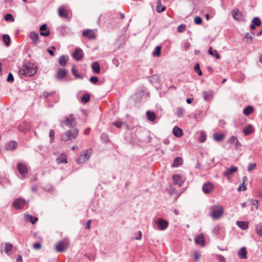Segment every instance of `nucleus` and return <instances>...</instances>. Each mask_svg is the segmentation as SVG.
I'll return each instance as SVG.
<instances>
[{
	"label": "nucleus",
	"mask_w": 262,
	"mask_h": 262,
	"mask_svg": "<svg viewBox=\"0 0 262 262\" xmlns=\"http://www.w3.org/2000/svg\"><path fill=\"white\" fill-rule=\"evenodd\" d=\"M18 74L20 78L25 76H32L36 72L34 66L31 62H28L24 64L18 70Z\"/></svg>",
	"instance_id": "nucleus-1"
},
{
	"label": "nucleus",
	"mask_w": 262,
	"mask_h": 262,
	"mask_svg": "<svg viewBox=\"0 0 262 262\" xmlns=\"http://www.w3.org/2000/svg\"><path fill=\"white\" fill-rule=\"evenodd\" d=\"M78 129L76 128H72L61 135V140L63 141H67L75 139L78 135Z\"/></svg>",
	"instance_id": "nucleus-2"
},
{
	"label": "nucleus",
	"mask_w": 262,
	"mask_h": 262,
	"mask_svg": "<svg viewBox=\"0 0 262 262\" xmlns=\"http://www.w3.org/2000/svg\"><path fill=\"white\" fill-rule=\"evenodd\" d=\"M60 124L62 127L67 126L71 128H76L77 122L75 118L73 115L70 114L64 117V119L60 121Z\"/></svg>",
	"instance_id": "nucleus-3"
},
{
	"label": "nucleus",
	"mask_w": 262,
	"mask_h": 262,
	"mask_svg": "<svg viewBox=\"0 0 262 262\" xmlns=\"http://www.w3.org/2000/svg\"><path fill=\"white\" fill-rule=\"evenodd\" d=\"M211 216L215 219H218L223 215L224 208L221 205H213L211 207Z\"/></svg>",
	"instance_id": "nucleus-4"
},
{
	"label": "nucleus",
	"mask_w": 262,
	"mask_h": 262,
	"mask_svg": "<svg viewBox=\"0 0 262 262\" xmlns=\"http://www.w3.org/2000/svg\"><path fill=\"white\" fill-rule=\"evenodd\" d=\"M29 200H25L22 198L15 199L13 203V206L17 209H21L24 208L25 204L28 203Z\"/></svg>",
	"instance_id": "nucleus-5"
},
{
	"label": "nucleus",
	"mask_w": 262,
	"mask_h": 262,
	"mask_svg": "<svg viewBox=\"0 0 262 262\" xmlns=\"http://www.w3.org/2000/svg\"><path fill=\"white\" fill-rule=\"evenodd\" d=\"M68 243L67 241H60L56 244L55 250L58 252H64L68 247Z\"/></svg>",
	"instance_id": "nucleus-6"
},
{
	"label": "nucleus",
	"mask_w": 262,
	"mask_h": 262,
	"mask_svg": "<svg viewBox=\"0 0 262 262\" xmlns=\"http://www.w3.org/2000/svg\"><path fill=\"white\" fill-rule=\"evenodd\" d=\"M91 156V152L89 150H84L80 154V157L77 160L78 164H82L86 161Z\"/></svg>",
	"instance_id": "nucleus-7"
},
{
	"label": "nucleus",
	"mask_w": 262,
	"mask_h": 262,
	"mask_svg": "<svg viewBox=\"0 0 262 262\" xmlns=\"http://www.w3.org/2000/svg\"><path fill=\"white\" fill-rule=\"evenodd\" d=\"M155 224L157 225L158 229L160 230H165L167 228L169 224L167 221L162 218L157 219L155 221Z\"/></svg>",
	"instance_id": "nucleus-8"
},
{
	"label": "nucleus",
	"mask_w": 262,
	"mask_h": 262,
	"mask_svg": "<svg viewBox=\"0 0 262 262\" xmlns=\"http://www.w3.org/2000/svg\"><path fill=\"white\" fill-rule=\"evenodd\" d=\"M213 185L209 182L204 183L202 186L203 191L206 194L211 193L213 191Z\"/></svg>",
	"instance_id": "nucleus-9"
},
{
	"label": "nucleus",
	"mask_w": 262,
	"mask_h": 262,
	"mask_svg": "<svg viewBox=\"0 0 262 262\" xmlns=\"http://www.w3.org/2000/svg\"><path fill=\"white\" fill-rule=\"evenodd\" d=\"M31 128L30 123L27 122H23L18 126V129L23 133H26Z\"/></svg>",
	"instance_id": "nucleus-10"
},
{
	"label": "nucleus",
	"mask_w": 262,
	"mask_h": 262,
	"mask_svg": "<svg viewBox=\"0 0 262 262\" xmlns=\"http://www.w3.org/2000/svg\"><path fill=\"white\" fill-rule=\"evenodd\" d=\"M17 168L22 177L28 173V168L24 163H18L17 165Z\"/></svg>",
	"instance_id": "nucleus-11"
},
{
	"label": "nucleus",
	"mask_w": 262,
	"mask_h": 262,
	"mask_svg": "<svg viewBox=\"0 0 262 262\" xmlns=\"http://www.w3.org/2000/svg\"><path fill=\"white\" fill-rule=\"evenodd\" d=\"M83 51L80 48H76L72 54L73 58L77 60H81L83 57Z\"/></svg>",
	"instance_id": "nucleus-12"
},
{
	"label": "nucleus",
	"mask_w": 262,
	"mask_h": 262,
	"mask_svg": "<svg viewBox=\"0 0 262 262\" xmlns=\"http://www.w3.org/2000/svg\"><path fill=\"white\" fill-rule=\"evenodd\" d=\"M2 248H4V251L8 255H10L11 254L13 245L9 243H2L1 244Z\"/></svg>",
	"instance_id": "nucleus-13"
},
{
	"label": "nucleus",
	"mask_w": 262,
	"mask_h": 262,
	"mask_svg": "<svg viewBox=\"0 0 262 262\" xmlns=\"http://www.w3.org/2000/svg\"><path fill=\"white\" fill-rule=\"evenodd\" d=\"M29 37L32 39L33 43L35 45L40 42V40L39 39V34L37 33L31 32Z\"/></svg>",
	"instance_id": "nucleus-14"
},
{
	"label": "nucleus",
	"mask_w": 262,
	"mask_h": 262,
	"mask_svg": "<svg viewBox=\"0 0 262 262\" xmlns=\"http://www.w3.org/2000/svg\"><path fill=\"white\" fill-rule=\"evenodd\" d=\"M47 26L46 24H42L39 28L40 34L43 36H48L50 34L49 30H47Z\"/></svg>",
	"instance_id": "nucleus-15"
},
{
	"label": "nucleus",
	"mask_w": 262,
	"mask_h": 262,
	"mask_svg": "<svg viewBox=\"0 0 262 262\" xmlns=\"http://www.w3.org/2000/svg\"><path fill=\"white\" fill-rule=\"evenodd\" d=\"M82 35L84 37L89 38L90 39H94L96 38L94 32L92 30L90 29L84 31L82 33Z\"/></svg>",
	"instance_id": "nucleus-16"
},
{
	"label": "nucleus",
	"mask_w": 262,
	"mask_h": 262,
	"mask_svg": "<svg viewBox=\"0 0 262 262\" xmlns=\"http://www.w3.org/2000/svg\"><path fill=\"white\" fill-rule=\"evenodd\" d=\"M237 170V167L235 166H231L228 168L224 172V176L228 179L230 178V176L232 175L234 172Z\"/></svg>",
	"instance_id": "nucleus-17"
},
{
	"label": "nucleus",
	"mask_w": 262,
	"mask_h": 262,
	"mask_svg": "<svg viewBox=\"0 0 262 262\" xmlns=\"http://www.w3.org/2000/svg\"><path fill=\"white\" fill-rule=\"evenodd\" d=\"M194 242L198 245L204 246L205 245V241L204 236L202 234L198 235L194 238Z\"/></svg>",
	"instance_id": "nucleus-18"
},
{
	"label": "nucleus",
	"mask_w": 262,
	"mask_h": 262,
	"mask_svg": "<svg viewBox=\"0 0 262 262\" xmlns=\"http://www.w3.org/2000/svg\"><path fill=\"white\" fill-rule=\"evenodd\" d=\"M68 71L64 69H59L56 74V78L58 79H62L66 76Z\"/></svg>",
	"instance_id": "nucleus-19"
},
{
	"label": "nucleus",
	"mask_w": 262,
	"mask_h": 262,
	"mask_svg": "<svg viewBox=\"0 0 262 262\" xmlns=\"http://www.w3.org/2000/svg\"><path fill=\"white\" fill-rule=\"evenodd\" d=\"M172 133L173 135L178 138L182 137L183 135V130L177 126L173 127Z\"/></svg>",
	"instance_id": "nucleus-20"
},
{
	"label": "nucleus",
	"mask_w": 262,
	"mask_h": 262,
	"mask_svg": "<svg viewBox=\"0 0 262 262\" xmlns=\"http://www.w3.org/2000/svg\"><path fill=\"white\" fill-rule=\"evenodd\" d=\"M24 220L27 222H29L32 224H34L38 221V218L37 217H33L30 214H25L24 216Z\"/></svg>",
	"instance_id": "nucleus-21"
},
{
	"label": "nucleus",
	"mask_w": 262,
	"mask_h": 262,
	"mask_svg": "<svg viewBox=\"0 0 262 262\" xmlns=\"http://www.w3.org/2000/svg\"><path fill=\"white\" fill-rule=\"evenodd\" d=\"M58 14L60 17L67 18L68 17V12L64 8L60 7L58 8Z\"/></svg>",
	"instance_id": "nucleus-22"
},
{
	"label": "nucleus",
	"mask_w": 262,
	"mask_h": 262,
	"mask_svg": "<svg viewBox=\"0 0 262 262\" xmlns=\"http://www.w3.org/2000/svg\"><path fill=\"white\" fill-rule=\"evenodd\" d=\"M182 158L180 157H177L174 159L172 166L174 167H178L180 165H182Z\"/></svg>",
	"instance_id": "nucleus-23"
},
{
	"label": "nucleus",
	"mask_w": 262,
	"mask_h": 262,
	"mask_svg": "<svg viewBox=\"0 0 262 262\" xmlns=\"http://www.w3.org/2000/svg\"><path fill=\"white\" fill-rule=\"evenodd\" d=\"M233 18L236 20H239L242 16V13L238 9H233L232 11Z\"/></svg>",
	"instance_id": "nucleus-24"
},
{
	"label": "nucleus",
	"mask_w": 262,
	"mask_h": 262,
	"mask_svg": "<svg viewBox=\"0 0 262 262\" xmlns=\"http://www.w3.org/2000/svg\"><path fill=\"white\" fill-rule=\"evenodd\" d=\"M238 255L241 259H244L247 257V250L245 247H242L238 252Z\"/></svg>",
	"instance_id": "nucleus-25"
},
{
	"label": "nucleus",
	"mask_w": 262,
	"mask_h": 262,
	"mask_svg": "<svg viewBox=\"0 0 262 262\" xmlns=\"http://www.w3.org/2000/svg\"><path fill=\"white\" fill-rule=\"evenodd\" d=\"M69 59V57L66 55H62L59 59V63L61 66L64 67L67 64V62Z\"/></svg>",
	"instance_id": "nucleus-26"
},
{
	"label": "nucleus",
	"mask_w": 262,
	"mask_h": 262,
	"mask_svg": "<svg viewBox=\"0 0 262 262\" xmlns=\"http://www.w3.org/2000/svg\"><path fill=\"white\" fill-rule=\"evenodd\" d=\"M92 68L94 73L98 74L100 71V67L98 62H94L93 63Z\"/></svg>",
	"instance_id": "nucleus-27"
},
{
	"label": "nucleus",
	"mask_w": 262,
	"mask_h": 262,
	"mask_svg": "<svg viewBox=\"0 0 262 262\" xmlns=\"http://www.w3.org/2000/svg\"><path fill=\"white\" fill-rule=\"evenodd\" d=\"M16 148V143L14 141H10L6 145V148L9 150H12Z\"/></svg>",
	"instance_id": "nucleus-28"
},
{
	"label": "nucleus",
	"mask_w": 262,
	"mask_h": 262,
	"mask_svg": "<svg viewBox=\"0 0 262 262\" xmlns=\"http://www.w3.org/2000/svg\"><path fill=\"white\" fill-rule=\"evenodd\" d=\"M254 131V129L253 128V127L251 125H249L247 127H246L243 130V133L245 136H248L253 133Z\"/></svg>",
	"instance_id": "nucleus-29"
},
{
	"label": "nucleus",
	"mask_w": 262,
	"mask_h": 262,
	"mask_svg": "<svg viewBox=\"0 0 262 262\" xmlns=\"http://www.w3.org/2000/svg\"><path fill=\"white\" fill-rule=\"evenodd\" d=\"M146 116H147V117L148 120H149L150 121H155L156 118V115L155 113L150 111H147Z\"/></svg>",
	"instance_id": "nucleus-30"
},
{
	"label": "nucleus",
	"mask_w": 262,
	"mask_h": 262,
	"mask_svg": "<svg viewBox=\"0 0 262 262\" xmlns=\"http://www.w3.org/2000/svg\"><path fill=\"white\" fill-rule=\"evenodd\" d=\"M254 111L253 107L252 106L249 105L246 107L243 110V114L246 116H248Z\"/></svg>",
	"instance_id": "nucleus-31"
},
{
	"label": "nucleus",
	"mask_w": 262,
	"mask_h": 262,
	"mask_svg": "<svg viewBox=\"0 0 262 262\" xmlns=\"http://www.w3.org/2000/svg\"><path fill=\"white\" fill-rule=\"evenodd\" d=\"M236 225L242 230H245L248 228V224L247 222L237 221Z\"/></svg>",
	"instance_id": "nucleus-32"
},
{
	"label": "nucleus",
	"mask_w": 262,
	"mask_h": 262,
	"mask_svg": "<svg viewBox=\"0 0 262 262\" xmlns=\"http://www.w3.org/2000/svg\"><path fill=\"white\" fill-rule=\"evenodd\" d=\"M225 137V135L223 134H214L213 135V138L215 141L220 142Z\"/></svg>",
	"instance_id": "nucleus-33"
},
{
	"label": "nucleus",
	"mask_w": 262,
	"mask_h": 262,
	"mask_svg": "<svg viewBox=\"0 0 262 262\" xmlns=\"http://www.w3.org/2000/svg\"><path fill=\"white\" fill-rule=\"evenodd\" d=\"M144 95V92L140 91L136 93L134 96V99L136 101H140Z\"/></svg>",
	"instance_id": "nucleus-34"
},
{
	"label": "nucleus",
	"mask_w": 262,
	"mask_h": 262,
	"mask_svg": "<svg viewBox=\"0 0 262 262\" xmlns=\"http://www.w3.org/2000/svg\"><path fill=\"white\" fill-rule=\"evenodd\" d=\"M165 10V6L161 7L160 0H158L157 3L156 11L160 13V12H163Z\"/></svg>",
	"instance_id": "nucleus-35"
},
{
	"label": "nucleus",
	"mask_w": 262,
	"mask_h": 262,
	"mask_svg": "<svg viewBox=\"0 0 262 262\" xmlns=\"http://www.w3.org/2000/svg\"><path fill=\"white\" fill-rule=\"evenodd\" d=\"M204 99L205 101H208L209 98L212 96L211 91H204L203 92Z\"/></svg>",
	"instance_id": "nucleus-36"
},
{
	"label": "nucleus",
	"mask_w": 262,
	"mask_h": 262,
	"mask_svg": "<svg viewBox=\"0 0 262 262\" xmlns=\"http://www.w3.org/2000/svg\"><path fill=\"white\" fill-rule=\"evenodd\" d=\"M255 231L258 235L262 236V224L259 223L256 225Z\"/></svg>",
	"instance_id": "nucleus-37"
},
{
	"label": "nucleus",
	"mask_w": 262,
	"mask_h": 262,
	"mask_svg": "<svg viewBox=\"0 0 262 262\" xmlns=\"http://www.w3.org/2000/svg\"><path fill=\"white\" fill-rule=\"evenodd\" d=\"M3 41L6 46H8L10 43V37L8 34H4L3 36Z\"/></svg>",
	"instance_id": "nucleus-38"
},
{
	"label": "nucleus",
	"mask_w": 262,
	"mask_h": 262,
	"mask_svg": "<svg viewBox=\"0 0 262 262\" xmlns=\"http://www.w3.org/2000/svg\"><path fill=\"white\" fill-rule=\"evenodd\" d=\"M161 47L160 46H157L154 51L152 52V55L158 57L161 53Z\"/></svg>",
	"instance_id": "nucleus-39"
},
{
	"label": "nucleus",
	"mask_w": 262,
	"mask_h": 262,
	"mask_svg": "<svg viewBox=\"0 0 262 262\" xmlns=\"http://www.w3.org/2000/svg\"><path fill=\"white\" fill-rule=\"evenodd\" d=\"M90 96L88 94H84L81 97V101L82 102L86 103L90 101Z\"/></svg>",
	"instance_id": "nucleus-40"
},
{
	"label": "nucleus",
	"mask_w": 262,
	"mask_h": 262,
	"mask_svg": "<svg viewBox=\"0 0 262 262\" xmlns=\"http://www.w3.org/2000/svg\"><path fill=\"white\" fill-rule=\"evenodd\" d=\"M173 181L176 182V183L181 186L183 183L181 178L179 176L174 175L172 177Z\"/></svg>",
	"instance_id": "nucleus-41"
},
{
	"label": "nucleus",
	"mask_w": 262,
	"mask_h": 262,
	"mask_svg": "<svg viewBox=\"0 0 262 262\" xmlns=\"http://www.w3.org/2000/svg\"><path fill=\"white\" fill-rule=\"evenodd\" d=\"M208 53L210 55L212 56H214L217 59L220 58V55L216 52V50H212V48L210 47L209 49Z\"/></svg>",
	"instance_id": "nucleus-42"
},
{
	"label": "nucleus",
	"mask_w": 262,
	"mask_h": 262,
	"mask_svg": "<svg viewBox=\"0 0 262 262\" xmlns=\"http://www.w3.org/2000/svg\"><path fill=\"white\" fill-rule=\"evenodd\" d=\"M252 23H253L254 25H255L256 27H258L260 25L261 21L258 17H255L252 19Z\"/></svg>",
	"instance_id": "nucleus-43"
},
{
	"label": "nucleus",
	"mask_w": 262,
	"mask_h": 262,
	"mask_svg": "<svg viewBox=\"0 0 262 262\" xmlns=\"http://www.w3.org/2000/svg\"><path fill=\"white\" fill-rule=\"evenodd\" d=\"M4 18L6 21H14V18L13 15L10 13L6 14L4 16Z\"/></svg>",
	"instance_id": "nucleus-44"
},
{
	"label": "nucleus",
	"mask_w": 262,
	"mask_h": 262,
	"mask_svg": "<svg viewBox=\"0 0 262 262\" xmlns=\"http://www.w3.org/2000/svg\"><path fill=\"white\" fill-rule=\"evenodd\" d=\"M72 72L73 74L74 75V76L76 78H79V79H82V76L80 74H78L76 72V69H75V68L74 66H73V67L72 68Z\"/></svg>",
	"instance_id": "nucleus-45"
},
{
	"label": "nucleus",
	"mask_w": 262,
	"mask_h": 262,
	"mask_svg": "<svg viewBox=\"0 0 262 262\" xmlns=\"http://www.w3.org/2000/svg\"><path fill=\"white\" fill-rule=\"evenodd\" d=\"M194 71L198 73V75L200 76L202 75L203 73L202 71L200 69V65L198 63L195 64L194 68Z\"/></svg>",
	"instance_id": "nucleus-46"
},
{
	"label": "nucleus",
	"mask_w": 262,
	"mask_h": 262,
	"mask_svg": "<svg viewBox=\"0 0 262 262\" xmlns=\"http://www.w3.org/2000/svg\"><path fill=\"white\" fill-rule=\"evenodd\" d=\"M256 166V164L255 163H250L248 164L247 170L249 172H250L252 170H253Z\"/></svg>",
	"instance_id": "nucleus-47"
},
{
	"label": "nucleus",
	"mask_w": 262,
	"mask_h": 262,
	"mask_svg": "<svg viewBox=\"0 0 262 262\" xmlns=\"http://www.w3.org/2000/svg\"><path fill=\"white\" fill-rule=\"evenodd\" d=\"M249 201L250 202V204L252 205H254L255 206V208L256 209L258 208V201L257 200H254V199H250Z\"/></svg>",
	"instance_id": "nucleus-48"
},
{
	"label": "nucleus",
	"mask_w": 262,
	"mask_h": 262,
	"mask_svg": "<svg viewBox=\"0 0 262 262\" xmlns=\"http://www.w3.org/2000/svg\"><path fill=\"white\" fill-rule=\"evenodd\" d=\"M184 113V109L182 107H178L177 109L176 114L178 117H181L183 115Z\"/></svg>",
	"instance_id": "nucleus-49"
},
{
	"label": "nucleus",
	"mask_w": 262,
	"mask_h": 262,
	"mask_svg": "<svg viewBox=\"0 0 262 262\" xmlns=\"http://www.w3.org/2000/svg\"><path fill=\"white\" fill-rule=\"evenodd\" d=\"M194 22L196 25H200L202 23V19L200 16H195L194 18Z\"/></svg>",
	"instance_id": "nucleus-50"
},
{
	"label": "nucleus",
	"mask_w": 262,
	"mask_h": 262,
	"mask_svg": "<svg viewBox=\"0 0 262 262\" xmlns=\"http://www.w3.org/2000/svg\"><path fill=\"white\" fill-rule=\"evenodd\" d=\"M206 139V134H205L204 132H202L201 134V135H200V137L199 138V140L201 142H204L205 141Z\"/></svg>",
	"instance_id": "nucleus-51"
},
{
	"label": "nucleus",
	"mask_w": 262,
	"mask_h": 262,
	"mask_svg": "<svg viewBox=\"0 0 262 262\" xmlns=\"http://www.w3.org/2000/svg\"><path fill=\"white\" fill-rule=\"evenodd\" d=\"M186 29V26L184 24H181L179 25L177 28L178 32H183L185 31Z\"/></svg>",
	"instance_id": "nucleus-52"
},
{
	"label": "nucleus",
	"mask_w": 262,
	"mask_h": 262,
	"mask_svg": "<svg viewBox=\"0 0 262 262\" xmlns=\"http://www.w3.org/2000/svg\"><path fill=\"white\" fill-rule=\"evenodd\" d=\"M56 162L58 164H60L62 163H67V159L66 158H58L56 159Z\"/></svg>",
	"instance_id": "nucleus-53"
},
{
	"label": "nucleus",
	"mask_w": 262,
	"mask_h": 262,
	"mask_svg": "<svg viewBox=\"0 0 262 262\" xmlns=\"http://www.w3.org/2000/svg\"><path fill=\"white\" fill-rule=\"evenodd\" d=\"M253 35H254V34L252 32H251L250 33H247L245 34V38L246 39H249L251 40L253 38Z\"/></svg>",
	"instance_id": "nucleus-54"
},
{
	"label": "nucleus",
	"mask_w": 262,
	"mask_h": 262,
	"mask_svg": "<svg viewBox=\"0 0 262 262\" xmlns=\"http://www.w3.org/2000/svg\"><path fill=\"white\" fill-rule=\"evenodd\" d=\"M7 80L9 82H12L14 81V77L11 73H9Z\"/></svg>",
	"instance_id": "nucleus-55"
},
{
	"label": "nucleus",
	"mask_w": 262,
	"mask_h": 262,
	"mask_svg": "<svg viewBox=\"0 0 262 262\" xmlns=\"http://www.w3.org/2000/svg\"><path fill=\"white\" fill-rule=\"evenodd\" d=\"M237 137L234 136H231L227 141L229 143H234L236 140Z\"/></svg>",
	"instance_id": "nucleus-56"
},
{
	"label": "nucleus",
	"mask_w": 262,
	"mask_h": 262,
	"mask_svg": "<svg viewBox=\"0 0 262 262\" xmlns=\"http://www.w3.org/2000/svg\"><path fill=\"white\" fill-rule=\"evenodd\" d=\"M247 189V187H246V186L244 184V183H243L239 187H238V188L237 189V190L238 191H241V190H243V191H245Z\"/></svg>",
	"instance_id": "nucleus-57"
},
{
	"label": "nucleus",
	"mask_w": 262,
	"mask_h": 262,
	"mask_svg": "<svg viewBox=\"0 0 262 262\" xmlns=\"http://www.w3.org/2000/svg\"><path fill=\"white\" fill-rule=\"evenodd\" d=\"M90 81L94 83V84H95L97 82L98 80V79L97 77L96 76H92L90 79Z\"/></svg>",
	"instance_id": "nucleus-58"
},
{
	"label": "nucleus",
	"mask_w": 262,
	"mask_h": 262,
	"mask_svg": "<svg viewBox=\"0 0 262 262\" xmlns=\"http://www.w3.org/2000/svg\"><path fill=\"white\" fill-rule=\"evenodd\" d=\"M235 144V149H237L239 147L242 146L241 143L239 142L237 138L235 140V142L234 143Z\"/></svg>",
	"instance_id": "nucleus-59"
},
{
	"label": "nucleus",
	"mask_w": 262,
	"mask_h": 262,
	"mask_svg": "<svg viewBox=\"0 0 262 262\" xmlns=\"http://www.w3.org/2000/svg\"><path fill=\"white\" fill-rule=\"evenodd\" d=\"M41 247V245L40 243H39L38 242L35 243L33 244V248L35 249L38 250V249H40Z\"/></svg>",
	"instance_id": "nucleus-60"
},
{
	"label": "nucleus",
	"mask_w": 262,
	"mask_h": 262,
	"mask_svg": "<svg viewBox=\"0 0 262 262\" xmlns=\"http://www.w3.org/2000/svg\"><path fill=\"white\" fill-rule=\"evenodd\" d=\"M113 124L117 128H120L122 125V122L121 121H117L114 122Z\"/></svg>",
	"instance_id": "nucleus-61"
},
{
	"label": "nucleus",
	"mask_w": 262,
	"mask_h": 262,
	"mask_svg": "<svg viewBox=\"0 0 262 262\" xmlns=\"http://www.w3.org/2000/svg\"><path fill=\"white\" fill-rule=\"evenodd\" d=\"M200 254L199 252L195 251L194 253V257L196 260H198L200 258Z\"/></svg>",
	"instance_id": "nucleus-62"
},
{
	"label": "nucleus",
	"mask_w": 262,
	"mask_h": 262,
	"mask_svg": "<svg viewBox=\"0 0 262 262\" xmlns=\"http://www.w3.org/2000/svg\"><path fill=\"white\" fill-rule=\"evenodd\" d=\"M49 136L51 138V141L53 140V138L54 137V132L53 130H50L49 133Z\"/></svg>",
	"instance_id": "nucleus-63"
},
{
	"label": "nucleus",
	"mask_w": 262,
	"mask_h": 262,
	"mask_svg": "<svg viewBox=\"0 0 262 262\" xmlns=\"http://www.w3.org/2000/svg\"><path fill=\"white\" fill-rule=\"evenodd\" d=\"M217 256L220 262H225V259L222 255H218Z\"/></svg>",
	"instance_id": "nucleus-64"
}]
</instances>
